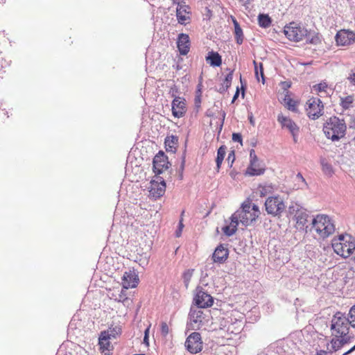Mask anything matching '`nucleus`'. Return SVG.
Returning <instances> with one entry per match:
<instances>
[{
	"label": "nucleus",
	"instance_id": "obj_1",
	"mask_svg": "<svg viewBox=\"0 0 355 355\" xmlns=\"http://www.w3.org/2000/svg\"><path fill=\"white\" fill-rule=\"evenodd\" d=\"M331 246L336 254L347 258L355 250V239L348 234H340L331 240Z\"/></svg>",
	"mask_w": 355,
	"mask_h": 355
},
{
	"label": "nucleus",
	"instance_id": "obj_2",
	"mask_svg": "<svg viewBox=\"0 0 355 355\" xmlns=\"http://www.w3.org/2000/svg\"><path fill=\"white\" fill-rule=\"evenodd\" d=\"M324 135L332 141H338L345 135L346 125L344 120L337 116L330 117L323 127Z\"/></svg>",
	"mask_w": 355,
	"mask_h": 355
},
{
	"label": "nucleus",
	"instance_id": "obj_3",
	"mask_svg": "<svg viewBox=\"0 0 355 355\" xmlns=\"http://www.w3.org/2000/svg\"><path fill=\"white\" fill-rule=\"evenodd\" d=\"M312 229L318 236L326 239L335 232V225L331 218L326 214L316 215L311 223Z\"/></svg>",
	"mask_w": 355,
	"mask_h": 355
},
{
	"label": "nucleus",
	"instance_id": "obj_4",
	"mask_svg": "<svg viewBox=\"0 0 355 355\" xmlns=\"http://www.w3.org/2000/svg\"><path fill=\"white\" fill-rule=\"evenodd\" d=\"M243 225L248 226L254 221L261 214L259 208L250 200H245L241 205V209L234 213Z\"/></svg>",
	"mask_w": 355,
	"mask_h": 355
},
{
	"label": "nucleus",
	"instance_id": "obj_5",
	"mask_svg": "<svg viewBox=\"0 0 355 355\" xmlns=\"http://www.w3.org/2000/svg\"><path fill=\"white\" fill-rule=\"evenodd\" d=\"M350 323L344 313L338 311L331 320V335L334 337H349Z\"/></svg>",
	"mask_w": 355,
	"mask_h": 355
},
{
	"label": "nucleus",
	"instance_id": "obj_6",
	"mask_svg": "<svg viewBox=\"0 0 355 355\" xmlns=\"http://www.w3.org/2000/svg\"><path fill=\"white\" fill-rule=\"evenodd\" d=\"M284 33L289 40L300 42L307 35V30L299 24L292 21L285 26Z\"/></svg>",
	"mask_w": 355,
	"mask_h": 355
},
{
	"label": "nucleus",
	"instance_id": "obj_7",
	"mask_svg": "<svg viewBox=\"0 0 355 355\" xmlns=\"http://www.w3.org/2000/svg\"><path fill=\"white\" fill-rule=\"evenodd\" d=\"M305 110L311 119H317L324 114V105L319 98L311 97L306 103Z\"/></svg>",
	"mask_w": 355,
	"mask_h": 355
},
{
	"label": "nucleus",
	"instance_id": "obj_8",
	"mask_svg": "<svg viewBox=\"0 0 355 355\" xmlns=\"http://www.w3.org/2000/svg\"><path fill=\"white\" fill-rule=\"evenodd\" d=\"M266 211L268 214L276 216L285 210L286 205L279 196L268 197L265 202Z\"/></svg>",
	"mask_w": 355,
	"mask_h": 355
},
{
	"label": "nucleus",
	"instance_id": "obj_9",
	"mask_svg": "<svg viewBox=\"0 0 355 355\" xmlns=\"http://www.w3.org/2000/svg\"><path fill=\"white\" fill-rule=\"evenodd\" d=\"M335 42L338 46H349L355 42V32L349 29H340L335 35Z\"/></svg>",
	"mask_w": 355,
	"mask_h": 355
},
{
	"label": "nucleus",
	"instance_id": "obj_10",
	"mask_svg": "<svg viewBox=\"0 0 355 355\" xmlns=\"http://www.w3.org/2000/svg\"><path fill=\"white\" fill-rule=\"evenodd\" d=\"M290 214H293V220L295 222V227L300 230H303L306 227L309 215L305 210L295 207L294 206L289 207Z\"/></svg>",
	"mask_w": 355,
	"mask_h": 355
},
{
	"label": "nucleus",
	"instance_id": "obj_11",
	"mask_svg": "<svg viewBox=\"0 0 355 355\" xmlns=\"http://www.w3.org/2000/svg\"><path fill=\"white\" fill-rule=\"evenodd\" d=\"M194 301L198 307L202 309L211 307L214 304V298L201 287L196 288Z\"/></svg>",
	"mask_w": 355,
	"mask_h": 355
},
{
	"label": "nucleus",
	"instance_id": "obj_12",
	"mask_svg": "<svg viewBox=\"0 0 355 355\" xmlns=\"http://www.w3.org/2000/svg\"><path fill=\"white\" fill-rule=\"evenodd\" d=\"M185 347L192 354L200 352L202 349V341L200 334L198 332H193L190 334L185 342Z\"/></svg>",
	"mask_w": 355,
	"mask_h": 355
},
{
	"label": "nucleus",
	"instance_id": "obj_13",
	"mask_svg": "<svg viewBox=\"0 0 355 355\" xmlns=\"http://www.w3.org/2000/svg\"><path fill=\"white\" fill-rule=\"evenodd\" d=\"M176 17L178 22L182 25L190 23L191 19V9L185 3H178L176 8Z\"/></svg>",
	"mask_w": 355,
	"mask_h": 355
},
{
	"label": "nucleus",
	"instance_id": "obj_14",
	"mask_svg": "<svg viewBox=\"0 0 355 355\" xmlns=\"http://www.w3.org/2000/svg\"><path fill=\"white\" fill-rule=\"evenodd\" d=\"M277 121L281 124L282 128L288 129L293 135V140L296 143L297 141V135L300 128L290 118L279 114L277 116Z\"/></svg>",
	"mask_w": 355,
	"mask_h": 355
},
{
	"label": "nucleus",
	"instance_id": "obj_15",
	"mask_svg": "<svg viewBox=\"0 0 355 355\" xmlns=\"http://www.w3.org/2000/svg\"><path fill=\"white\" fill-rule=\"evenodd\" d=\"M168 157L164 153L159 152L153 158V169L156 174H161L168 168Z\"/></svg>",
	"mask_w": 355,
	"mask_h": 355
},
{
	"label": "nucleus",
	"instance_id": "obj_16",
	"mask_svg": "<svg viewBox=\"0 0 355 355\" xmlns=\"http://www.w3.org/2000/svg\"><path fill=\"white\" fill-rule=\"evenodd\" d=\"M172 114L176 118L182 117L186 112V101L185 99L180 96H176L172 101Z\"/></svg>",
	"mask_w": 355,
	"mask_h": 355
},
{
	"label": "nucleus",
	"instance_id": "obj_17",
	"mask_svg": "<svg viewBox=\"0 0 355 355\" xmlns=\"http://www.w3.org/2000/svg\"><path fill=\"white\" fill-rule=\"evenodd\" d=\"M139 282V277L134 271L125 272L122 278L123 288L127 290L130 288H136Z\"/></svg>",
	"mask_w": 355,
	"mask_h": 355
},
{
	"label": "nucleus",
	"instance_id": "obj_18",
	"mask_svg": "<svg viewBox=\"0 0 355 355\" xmlns=\"http://www.w3.org/2000/svg\"><path fill=\"white\" fill-rule=\"evenodd\" d=\"M312 91L320 98L330 96L333 93V89L325 81L314 85Z\"/></svg>",
	"mask_w": 355,
	"mask_h": 355
},
{
	"label": "nucleus",
	"instance_id": "obj_19",
	"mask_svg": "<svg viewBox=\"0 0 355 355\" xmlns=\"http://www.w3.org/2000/svg\"><path fill=\"white\" fill-rule=\"evenodd\" d=\"M190 40L187 34L180 33L178 35L177 46L181 55H187L190 50Z\"/></svg>",
	"mask_w": 355,
	"mask_h": 355
},
{
	"label": "nucleus",
	"instance_id": "obj_20",
	"mask_svg": "<svg viewBox=\"0 0 355 355\" xmlns=\"http://www.w3.org/2000/svg\"><path fill=\"white\" fill-rule=\"evenodd\" d=\"M229 256V250L222 244L219 245L212 254V259L214 263H223Z\"/></svg>",
	"mask_w": 355,
	"mask_h": 355
},
{
	"label": "nucleus",
	"instance_id": "obj_21",
	"mask_svg": "<svg viewBox=\"0 0 355 355\" xmlns=\"http://www.w3.org/2000/svg\"><path fill=\"white\" fill-rule=\"evenodd\" d=\"M250 164L248 167L246 173L250 175H260L264 173V169L261 168H254V166L258 162V158L255 155L254 150H251L250 153Z\"/></svg>",
	"mask_w": 355,
	"mask_h": 355
},
{
	"label": "nucleus",
	"instance_id": "obj_22",
	"mask_svg": "<svg viewBox=\"0 0 355 355\" xmlns=\"http://www.w3.org/2000/svg\"><path fill=\"white\" fill-rule=\"evenodd\" d=\"M110 339L111 338L107 336V333L101 331L98 338L99 349L101 353L107 354V352H110L113 349V347L110 342Z\"/></svg>",
	"mask_w": 355,
	"mask_h": 355
},
{
	"label": "nucleus",
	"instance_id": "obj_23",
	"mask_svg": "<svg viewBox=\"0 0 355 355\" xmlns=\"http://www.w3.org/2000/svg\"><path fill=\"white\" fill-rule=\"evenodd\" d=\"M231 222L230 225H225L222 228L223 232L227 236H232L237 230L238 225L240 220L237 218L236 215L234 214L230 217Z\"/></svg>",
	"mask_w": 355,
	"mask_h": 355
},
{
	"label": "nucleus",
	"instance_id": "obj_24",
	"mask_svg": "<svg viewBox=\"0 0 355 355\" xmlns=\"http://www.w3.org/2000/svg\"><path fill=\"white\" fill-rule=\"evenodd\" d=\"M282 103L289 110L297 112V106L299 101L291 98V96L288 92H286L284 98L282 100Z\"/></svg>",
	"mask_w": 355,
	"mask_h": 355
},
{
	"label": "nucleus",
	"instance_id": "obj_25",
	"mask_svg": "<svg viewBox=\"0 0 355 355\" xmlns=\"http://www.w3.org/2000/svg\"><path fill=\"white\" fill-rule=\"evenodd\" d=\"M166 190V184L164 181L158 182H152L150 186V192L155 198H159L164 194Z\"/></svg>",
	"mask_w": 355,
	"mask_h": 355
},
{
	"label": "nucleus",
	"instance_id": "obj_26",
	"mask_svg": "<svg viewBox=\"0 0 355 355\" xmlns=\"http://www.w3.org/2000/svg\"><path fill=\"white\" fill-rule=\"evenodd\" d=\"M164 144L167 152L175 153L178 146V137L175 135L168 136L165 138Z\"/></svg>",
	"mask_w": 355,
	"mask_h": 355
},
{
	"label": "nucleus",
	"instance_id": "obj_27",
	"mask_svg": "<svg viewBox=\"0 0 355 355\" xmlns=\"http://www.w3.org/2000/svg\"><path fill=\"white\" fill-rule=\"evenodd\" d=\"M349 337H334L330 342V351L336 352L347 343Z\"/></svg>",
	"mask_w": 355,
	"mask_h": 355
},
{
	"label": "nucleus",
	"instance_id": "obj_28",
	"mask_svg": "<svg viewBox=\"0 0 355 355\" xmlns=\"http://www.w3.org/2000/svg\"><path fill=\"white\" fill-rule=\"evenodd\" d=\"M205 60L212 67H220L222 64V57L218 52L209 51Z\"/></svg>",
	"mask_w": 355,
	"mask_h": 355
},
{
	"label": "nucleus",
	"instance_id": "obj_29",
	"mask_svg": "<svg viewBox=\"0 0 355 355\" xmlns=\"http://www.w3.org/2000/svg\"><path fill=\"white\" fill-rule=\"evenodd\" d=\"M355 96L354 94L346 95L340 97V105L343 110H349L354 107Z\"/></svg>",
	"mask_w": 355,
	"mask_h": 355
},
{
	"label": "nucleus",
	"instance_id": "obj_30",
	"mask_svg": "<svg viewBox=\"0 0 355 355\" xmlns=\"http://www.w3.org/2000/svg\"><path fill=\"white\" fill-rule=\"evenodd\" d=\"M103 332L107 333V336L110 338H116L121 334L122 327L119 324H112L107 330L103 331Z\"/></svg>",
	"mask_w": 355,
	"mask_h": 355
},
{
	"label": "nucleus",
	"instance_id": "obj_31",
	"mask_svg": "<svg viewBox=\"0 0 355 355\" xmlns=\"http://www.w3.org/2000/svg\"><path fill=\"white\" fill-rule=\"evenodd\" d=\"M232 21L234 26V35L236 43L239 44H241L244 39L243 31L236 19L233 18Z\"/></svg>",
	"mask_w": 355,
	"mask_h": 355
},
{
	"label": "nucleus",
	"instance_id": "obj_32",
	"mask_svg": "<svg viewBox=\"0 0 355 355\" xmlns=\"http://www.w3.org/2000/svg\"><path fill=\"white\" fill-rule=\"evenodd\" d=\"M253 64H254V73H255V76L257 79L258 81H259V75L261 76V82L263 84L265 83V76H264V73H263V63L261 62H257L255 60L253 61Z\"/></svg>",
	"mask_w": 355,
	"mask_h": 355
},
{
	"label": "nucleus",
	"instance_id": "obj_33",
	"mask_svg": "<svg viewBox=\"0 0 355 355\" xmlns=\"http://www.w3.org/2000/svg\"><path fill=\"white\" fill-rule=\"evenodd\" d=\"M227 148L225 146H221L217 151V157H216V171L218 172L220 168V166L224 159L225 155L226 154Z\"/></svg>",
	"mask_w": 355,
	"mask_h": 355
},
{
	"label": "nucleus",
	"instance_id": "obj_34",
	"mask_svg": "<svg viewBox=\"0 0 355 355\" xmlns=\"http://www.w3.org/2000/svg\"><path fill=\"white\" fill-rule=\"evenodd\" d=\"M233 78V76L232 73L227 74L225 78L223 80L221 83V87L218 89V91L222 93L227 90V89L231 86L232 80Z\"/></svg>",
	"mask_w": 355,
	"mask_h": 355
},
{
	"label": "nucleus",
	"instance_id": "obj_35",
	"mask_svg": "<svg viewBox=\"0 0 355 355\" xmlns=\"http://www.w3.org/2000/svg\"><path fill=\"white\" fill-rule=\"evenodd\" d=\"M259 25L263 28L269 27L271 24V19L268 15L261 14L258 17Z\"/></svg>",
	"mask_w": 355,
	"mask_h": 355
},
{
	"label": "nucleus",
	"instance_id": "obj_36",
	"mask_svg": "<svg viewBox=\"0 0 355 355\" xmlns=\"http://www.w3.org/2000/svg\"><path fill=\"white\" fill-rule=\"evenodd\" d=\"M203 312L200 310H194L190 313L191 320L195 323L202 322Z\"/></svg>",
	"mask_w": 355,
	"mask_h": 355
},
{
	"label": "nucleus",
	"instance_id": "obj_37",
	"mask_svg": "<svg viewBox=\"0 0 355 355\" xmlns=\"http://www.w3.org/2000/svg\"><path fill=\"white\" fill-rule=\"evenodd\" d=\"M347 318L351 324V327L353 329H355V304L350 308Z\"/></svg>",
	"mask_w": 355,
	"mask_h": 355
},
{
	"label": "nucleus",
	"instance_id": "obj_38",
	"mask_svg": "<svg viewBox=\"0 0 355 355\" xmlns=\"http://www.w3.org/2000/svg\"><path fill=\"white\" fill-rule=\"evenodd\" d=\"M184 211H182L181 216H180V220L178 224V230L175 232V236L176 237H180L182 235V232L184 228V224H183V216H184Z\"/></svg>",
	"mask_w": 355,
	"mask_h": 355
},
{
	"label": "nucleus",
	"instance_id": "obj_39",
	"mask_svg": "<svg viewBox=\"0 0 355 355\" xmlns=\"http://www.w3.org/2000/svg\"><path fill=\"white\" fill-rule=\"evenodd\" d=\"M169 332V328L166 322H162L161 323V334L162 336H166Z\"/></svg>",
	"mask_w": 355,
	"mask_h": 355
},
{
	"label": "nucleus",
	"instance_id": "obj_40",
	"mask_svg": "<svg viewBox=\"0 0 355 355\" xmlns=\"http://www.w3.org/2000/svg\"><path fill=\"white\" fill-rule=\"evenodd\" d=\"M347 80L352 85H355V68L349 71Z\"/></svg>",
	"mask_w": 355,
	"mask_h": 355
},
{
	"label": "nucleus",
	"instance_id": "obj_41",
	"mask_svg": "<svg viewBox=\"0 0 355 355\" xmlns=\"http://www.w3.org/2000/svg\"><path fill=\"white\" fill-rule=\"evenodd\" d=\"M234 160H235V153H234V150H232L228 154L227 161L228 164H230V166H232Z\"/></svg>",
	"mask_w": 355,
	"mask_h": 355
},
{
	"label": "nucleus",
	"instance_id": "obj_42",
	"mask_svg": "<svg viewBox=\"0 0 355 355\" xmlns=\"http://www.w3.org/2000/svg\"><path fill=\"white\" fill-rule=\"evenodd\" d=\"M128 300V298L126 297V294L123 291V288L122 289L121 293L119 294V302H121L125 304L126 301Z\"/></svg>",
	"mask_w": 355,
	"mask_h": 355
},
{
	"label": "nucleus",
	"instance_id": "obj_43",
	"mask_svg": "<svg viewBox=\"0 0 355 355\" xmlns=\"http://www.w3.org/2000/svg\"><path fill=\"white\" fill-rule=\"evenodd\" d=\"M232 140L234 141H238V142H240L241 144L242 143V137H241V134H239V133H233L232 134Z\"/></svg>",
	"mask_w": 355,
	"mask_h": 355
},
{
	"label": "nucleus",
	"instance_id": "obj_44",
	"mask_svg": "<svg viewBox=\"0 0 355 355\" xmlns=\"http://www.w3.org/2000/svg\"><path fill=\"white\" fill-rule=\"evenodd\" d=\"M148 334H149V328H147L145 331L144 338V343L146 344V346L149 345Z\"/></svg>",
	"mask_w": 355,
	"mask_h": 355
},
{
	"label": "nucleus",
	"instance_id": "obj_45",
	"mask_svg": "<svg viewBox=\"0 0 355 355\" xmlns=\"http://www.w3.org/2000/svg\"><path fill=\"white\" fill-rule=\"evenodd\" d=\"M297 179H299L300 180H301V181H302V183H304V184L305 186H306V185H307V184H306V181H305V180H304V178H303V176H302L300 173H298V174L297 175Z\"/></svg>",
	"mask_w": 355,
	"mask_h": 355
},
{
	"label": "nucleus",
	"instance_id": "obj_46",
	"mask_svg": "<svg viewBox=\"0 0 355 355\" xmlns=\"http://www.w3.org/2000/svg\"><path fill=\"white\" fill-rule=\"evenodd\" d=\"M259 191H260V196H266V188L264 187H260Z\"/></svg>",
	"mask_w": 355,
	"mask_h": 355
},
{
	"label": "nucleus",
	"instance_id": "obj_47",
	"mask_svg": "<svg viewBox=\"0 0 355 355\" xmlns=\"http://www.w3.org/2000/svg\"><path fill=\"white\" fill-rule=\"evenodd\" d=\"M239 89L237 88L234 95V97H233V99H232V103L234 102V101L238 98L239 96Z\"/></svg>",
	"mask_w": 355,
	"mask_h": 355
},
{
	"label": "nucleus",
	"instance_id": "obj_48",
	"mask_svg": "<svg viewBox=\"0 0 355 355\" xmlns=\"http://www.w3.org/2000/svg\"><path fill=\"white\" fill-rule=\"evenodd\" d=\"M315 355H327V352L324 350H320L316 352Z\"/></svg>",
	"mask_w": 355,
	"mask_h": 355
},
{
	"label": "nucleus",
	"instance_id": "obj_49",
	"mask_svg": "<svg viewBox=\"0 0 355 355\" xmlns=\"http://www.w3.org/2000/svg\"><path fill=\"white\" fill-rule=\"evenodd\" d=\"M201 86H202L201 83L198 84V95L197 96V97L198 98H200V96L201 95Z\"/></svg>",
	"mask_w": 355,
	"mask_h": 355
},
{
	"label": "nucleus",
	"instance_id": "obj_50",
	"mask_svg": "<svg viewBox=\"0 0 355 355\" xmlns=\"http://www.w3.org/2000/svg\"><path fill=\"white\" fill-rule=\"evenodd\" d=\"M355 350V345L352 347L350 349H349L347 352H345L343 355H347Z\"/></svg>",
	"mask_w": 355,
	"mask_h": 355
},
{
	"label": "nucleus",
	"instance_id": "obj_51",
	"mask_svg": "<svg viewBox=\"0 0 355 355\" xmlns=\"http://www.w3.org/2000/svg\"><path fill=\"white\" fill-rule=\"evenodd\" d=\"M243 5H248L251 2V0H239Z\"/></svg>",
	"mask_w": 355,
	"mask_h": 355
},
{
	"label": "nucleus",
	"instance_id": "obj_52",
	"mask_svg": "<svg viewBox=\"0 0 355 355\" xmlns=\"http://www.w3.org/2000/svg\"><path fill=\"white\" fill-rule=\"evenodd\" d=\"M230 176L233 178V179H235L236 178V173L234 172V171H231L230 173Z\"/></svg>",
	"mask_w": 355,
	"mask_h": 355
},
{
	"label": "nucleus",
	"instance_id": "obj_53",
	"mask_svg": "<svg viewBox=\"0 0 355 355\" xmlns=\"http://www.w3.org/2000/svg\"><path fill=\"white\" fill-rule=\"evenodd\" d=\"M184 277H185V278H186V277H191V272H190L189 271H187V272H185V273L184 274Z\"/></svg>",
	"mask_w": 355,
	"mask_h": 355
},
{
	"label": "nucleus",
	"instance_id": "obj_54",
	"mask_svg": "<svg viewBox=\"0 0 355 355\" xmlns=\"http://www.w3.org/2000/svg\"><path fill=\"white\" fill-rule=\"evenodd\" d=\"M174 3H177L178 4V3H180V0H172Z\"/></svg>",
	"mask_w": 355,
	"mask_h": 355
},
{
	"label": "nucleus",
	"instance_id": "obj_55",
	"mask_svg": "<svg viewBox=\"0 0 355 355\" xmlns=\"http://www.w3.org/2000/svg\"><path fill=\"white\" fill-rule=\"evenodd\" d=\"M254 168H259V167L258 166V162L257 163V164H256L255 166H254Z\"/></svg>",
	"mask_w": 355,
	"mask_h": 355
}]
</instances>
